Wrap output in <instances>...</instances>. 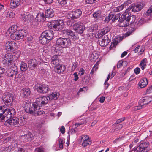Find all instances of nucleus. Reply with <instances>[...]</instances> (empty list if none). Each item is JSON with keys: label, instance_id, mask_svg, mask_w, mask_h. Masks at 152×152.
<instances>
[{"label": "nucleus", "instance_id": "f257e3e1", "mask_svg": "<svg viewBox=\"0 0 152 152\" xmlns=\"http://www.w3.org/2000/svg\"><path fill=\"white\" fill-rule=\"evenodd\" d=\"M15 114V110L12 107L8 109L5 105L0 106V121H3L6 117L9 118L4 123V125L7 126H23L25 124L26 121L24 118H19L13 117Z\"/></svg>", "mask_w": 152, "mask_h": 152}, {"label": "nucleus", "instance_id": "f03ea898", "mask_svg": "<svg viewBox=\"0 0 152 152\" xmlns=\"http://www.w3.org/2000/svg\"><path fill=\"white\" fill-rule=\"evenodd\" d=\"M71 44V41L68 38H62L58 39L56 42V46L54 48L56 54L60 55L62 52L63 48H66L69 47Z\"/></svg>", "mask_w": 152, "mask_h": 152}, {"label": "nucleus", "instance_id": "7ed1b4c3", "mask_svg": "<svg viewBox=\"0 0 152 152\" xmlns=\"http://www.w3.org/2000/svg\"><path fill=\"white\" fill-rule=\"evenodd\" d=\"M53 37V31L52 30L43 32L40 37L39 42L42 44H45L50 42Z\"/></svg>", "mask_w": 152, "mask_h": 152}, {"label": "nucleus", "instance_id": "20e7f679", "mask_svg": "<svg viewBox=\"0 0 152 152\" xmlns=\"http://www.w3.org/2000/svg\"><path fill=\"white\" fill-rule=\"evenodd\" d=\"M13 55L11 53H7L4 55L2 58V62L4 65L9 66L14 65L15 63L13 60Z\"/></svg>", "mask_w": 152, "mask_h": 152}, {"label": "nucleus", "instance_id": "39448f33", "mask_svg": "<svg viewBox=\"0 0 152 152\" xmlns=\"http://www.w3.org/2000/svg\"><path fill=\"white\" fill-rule=\"evenodd\" d=\"M27 31L25 30H18L13 34H10V37L12 39L14 40H18L23 39L24 36L26 35Z\"/></svg>", "mask_w": 152, "mask_h": 152}, {"label": "nucleus", "instance_id": "423d86ee", "mask_svg": "<svg viewBox=\"0 0 152 152\" xmlns=\"http://www.w3.org/2000/svg\"><path fill=\"white\" fill-rule=\"evenodd\" d=\"M17 48V44L14 41H8L4 45L5 49L9 52L14 53Z\"/></svg>", "mask_w": 152, "mask_h": 152}, {"label": "nucleus", "instance_id": "0eeeda50", "mask_svg": "<svg viewBox=\"0 0 152 152\" xmlns=\"http://www.w3.org/2000/svg\"><path fill=\"white\" fill-rule=\"evenodd\" d=\"M82 11L80 10H77L74 11L69 12L67 14L66 17L69 19L74 20L79 18L82 14Z\"/></svg>", "mask_w": 152, "mask_h": 152}, {"label": "nucleus", "instance_id": "6e6552de", "mask_svg": "<svg viewBox=\"0 0 152 152\" xmlns=\"http://www.w3.org/2000/svg\"><path fill=\"white\" fill-rule=\"evenodd\" d=\"M129 16V14L126 12H125L122 15L119 20V26L125 27L128 26L129 23L128 21H126V17Z\"/></svg>", "mask_w": 152, "mask_h": 152}, {"label": "nucleus", "instance_id": "1a4fd4ad", "mask_svg": "<svg viewBox=\"0 0 152 152\" xmlns=\"http://www.w3.org/2000/svg\"><path fill=\"white\" fill-rule=\"evenodd\" d=\"M13 98V95L9 92L4 93L2 97V99L5 104L9 106L11 104L12 102Z\"/></svg>", "mask_w": 152, "mask_h": 152}, {"label": "nucleus", "instance_id": "9d476101", "mask_svg": "<svg viewBox=\"0 0 152 152\" xmlns=\"http://www.w3.org/2000/svg\"><path fill=\"white\" fill-rule=\"evenodd\" d=\"M35 89L41 93H46L49 90V88L47 85L37 84L35 86Z\"/></svg>", "mask_w": 152, "mask_h": 152}, {"label": "nucleus", "instance_id": "9b49d317", "mask_svg": "<svg viewBox=\"0 0 152 152\" xmlns=\"http://www.w3.org/2000/svg\"><path fill=\"white\" fill-rule=\"evenodd\" d=\"M27 106L26 110L28 111L27 112L30 113L34 114V115L35 114L37 110L39 109H38V106L35 102L33 103L28 104Z\"/></svg>", "mask_w": 152, "mask_h": 152}, {"label": "nucleus", "instance_id": "f8f14e48", "mask_svg": "<svg viewBox=\"0 0 152 152\" xmlns=\"http://www.w3.org/2000/svg\"><path fill=\"white\" fill-rule=\"evenodd\" d=\"M48 98L45 96L39 97L36 99L35 102L38 106V109H40L41 107L44 106L48 102Z\"/></svg>", "mask_w": 152, "mask_h": 152}, {"label": "nucleus", "instance_id": "ddd939ff", "mask_svg": "<svg viewBox=\"0 0 152 152\" xmlns=\"http://www.w3.org/2000/svg\"><path fill=\"white\" fill-rule=\"evenodd\" d=\"M80 140L83 141L82 146L83 147H85L88 145H90L91 143V140L89 137L87 135H83L80 137Z\"/></svg>", "mask_w": 152, "mask_h": 152}, {"label": "nucleus", "instance_id": "4468645a", "mask_svg": "<svg viewBox=\"0 0 152 152\" xmlns=\"http://www.w3.org/2000/svg\"><path fill=\"white\" fill-rule=\"evenodd\" d=\"M64 22L62 20H59L56 21L54 24H52V26L56 30H61L64 27Z\"/></svg>", "mask_w": 152, "mask_h": 152}, {"label": "nucleus", "instance_id": "2eb2a0df", "mask_svg": "<svg viewBox=\"0 0 152 152\" xmlns=\"http://www.w3.org/2000/svg\"><path fill=\"white\" fill-rule=\"evenodd\" d=\"M148 146L147 143L142 142L134 151V152H147L148 151L147 149Z\"/></svg>", "mask_w": 152, "mask_h": 152}, {"label": "nucleus", "instance_id": "dca6fc26", "mask_svg": "<svg viewBox=\"0 0 152 152\" xmlns=\"http://www.w3.org/2000/svg\"><path fill=\"white\" fill-rule=\"evenodd\" d=\"M141 9V5L139 4H132L126 10L125 12H129L128 11H131L133 12H136L140 11Z\"/></svg>", "mask_w": 152, "mask_h": 152}, {"label": "nucleus", "instance_id": "f3484780", "mask_svg": "<svg viewBox=\"0 0 152 152\" xmlns=\"http://www.w3.org/2000/svg\"><path fill=\"white\" fill-rule=\"evenodd\" d=\"M73 28L76 32L80 34L82 33L85 29L83 24L79 22L74 24Z\"/></svg>", "mask_w": 152, "mask_h": 152}, {"label": "nucleus", "instance_id": "a211bd4d", "mask_svg": "<svg viewBox=\"0 0 152 152\" xmlns=\"http://www.w3.org/2000/svg\"><path fill=\"white\" fill-rule=\"evenodd\" d=\"M9 69L7 71V73L9 76L12 77L17 73V68L15 64L9 66Z\"/></svg>", "mask_w": 152, "mask_h": 152}, {"label": "nucleus", "instance_id": "6ab92c4d", "mask_svg": "<svg viewBox=\"0 0 152 152\" xmlns=\"http://www.w3.org/2000/svg\"><path fill=\"white\" fill-rule=\"evenodd\" d=\"M30 89L27 87L23 88L20 91V94L21 96L24 98L28 97L30 95Z\"/></svg>", "mask_w": 152, "mask_h": 152}, {"label": "nucleus", "instance_id": "aec40b11", "mask_svg": "<svg viewBox=\"0 0 152 152\" xmlns=\"http://www.w3.org/2000/svg\"><path fill=\"white\" fill-rule=\"evenodd\" d=\"M152 101V96H148L145 97L142 99H140L139 101V103L145 107V105L149 103Z\"/></svg>", "mask_w": 152, "mask_h": 152}, {"label": "nucleus", "instance_id": "412c9836", "mask_svg": "<svg viewBox=\"0 0 152 152\" xmlns=\"http://www.w3.org/2000/svg\"><path fill=\"white\" fill-rule=\"evenodd\" d=\"M38 61L35 59L30 60L28 62V66L30 69L34 70L36 68Z\"/></svg>", "mask_w": 152, "mask_h": 152}, {"label": "nucleus", "instance_id": "4be33fe9", "mask_svg": "<svg viewBox=\"0 0 152 152\" xmlns=\"http://www.w3.org/2000/svg\"><path fill=\"white\" fill-rule=\"evenodd\" d=\"M110 42V39L107 35H105L102 38L99 39V43L102 47H104L108 45Z\"/></svg>", "mask_w": 152, "mask_h": 152}, {"label": "nucleus", "instance_id": "5701e85b", "mask_svg": "<svg viewBox=\"0 0 152 152\" xmlns=\"http://www.w3.org/2000/svg\"><path fill=\"white\" fill-rule=\"evenodd\" d=\"M56 54V55L53 56L51 58V64L53 68L59 64V59L57 56L58 54Z\"/></svg>", "mask_w": 152, "mask_h": 152}, {"label": "nucleus", "instance_id": "b1692460", "mask_svg": "<svg viewBox=\"0 0 152 152\" xmlns=\"http://www.w3.org/2000/svg\"><path fill=\"white\" fill-rule=\"evenodd\" d=\"M63 33L67 34L69 36V37H71V38L73 40H75V39L77 38V36H75L73 32L71 30L68 29H66L63 30Z\"/></svg>", "mask_w": 152, "mask_h": 152}, {"label": "nucleus", "instance_id": "393cba45", "mask_svg": "<svg viewBox=\"0 0 152 152\" xmlns=\"http://www.w3.org/2000/svg\"><path fill=\"white\" fill-rule=\"evenodd\" d=\"M123 38L120 37H118L113 39V42L111 43V45L110 47V49L111 50L112 48H115V46L118 43L122 40Z\"/></svg>", "mask_w": 152, "mask_h": 152}, {"label": "nucleus", "instance_id": "a878e982", "mask_svg": "<svg viewBox=\"0 0 152 152\" xmlns=\"http://www.w3.org/2000/svg\"><path fill=\"white\" fill-rule=\"evenodd\" d=\"M54 71L56 72L60 73L61 72H63L65 69V66L62 65H58L54 66L53 67Z\"/></svg>", "mask_w": 152, "mask_h": 152}, {"label": "nucleus", "instance_id": "bb28decb", "mask_svg": "<svg viewBox=\"0 0 152 152\" xmlns=\"http://www.w3.org/2000/svg\"><path fill=\"white\" fill-rule=\"evenodd\" d=\"M148 80L147 78H144L141 79L138 83L139 86L141 88H143L145 87L148 84Z\"/></svg>", "mask_w": 152, "mask_h": 152}, {"label": "nucleus", "instance_id": "cd10ccee", "mask_svg": "<svg viewBox=\"0 0 152 152\" xmlns=\"http://www.w3.org/2000/svg\"><path fill=\"white\" fill-rule=\"evenodd\" d=\"M45 14L42 13H39L36 15L35 19L39 22L43 21L46 19Z\"/></svg>", "mask_w": 152, "mask_h": 152}, {"label": "nucleus", "instance_id": "c85d7f7f", "mask_svg": "<svg viewBox=\"0 0 152 152\" xmlns=\"http://www.w3.org/2000/svg\"><path fill=\"white\" fill-rule=\"evenodd\" d=\"M60 94L57 92H54L50 94L48 96L50 100H56L59 97Z\"/></svg>", "mask_w": 152, "mask_h": 152}, {"label": "nucleus", "instance_id": "c756f323", "mask_svg": "<svg viewBox=\"0 0 152 152\" xmlns=\"http://www.w3.org/2000/svg\"><path fill=\"white\" fill-rule=\"evenodd\" d=\"M21 2L20 0H11L10 6L12 8H15L19 5Z\"/></svg>", "mask_w": 152, "mask_h": 152}, {"label": "nucleus", "instance_id": "7c9ffc66", "mask_svg": "<svg viewBox=\"0 0 152 152\" xmlns=\"http://www.w3.org/2000/svg\"><path fill=\"white\" fill-rule=\"evenodd\" d=\"M54 15L53 10L51 9L47 10L45 14L46 17L50 18L53 16Z\"/></svg>", "mask_w": 152, "mask_h": 152}, {"label": "nucleus", "instance_id": "2f4dec72", "mask_svg": "<svg viewBox=\"0 0 152 152\" xmlns=\"http://www.w3.org/2000/svg\"><path fill=\"white\" fill-rule=\"evenodd\" d=\"M128 13L129 14V16L128 17H126V21H128L129 23L130 21V23L132 24L135 21L136 19V16L135 15L130 16L129 12H128Z\"/></svg>", "mask_w": 152, "mask_h": 152}, {"label": "nucleus", "instance_id": "473e14b6", "mask_svg": "<svg viewBox=\"0 0 152 152\" xmlns=\"http://www.w3.org/2000/svg\"><path fill=\"white\" fill-rule=\"evenodd\" d=\"M32 137L33 135L30 132H29L27 134L22 136V138L25 139V141L27 140H31Z\"/></svg>", "mask_w": 152, "mask_h": 152}, {"label": "nucleus", "instance_id": "72a5a7b5", "mask_svg": "<svg viewBox=\"0 0 152 152\" xmlns=\"http://www.w3.org/2000/svg\"><path fill=\"white\" fill-rule=\"evenodd\" d=\"M17 28L16 26H12L9 28L7 32L10 34H13L18 31L17 30Z\"/></svg>", "mask_w": 152, "mask_h": 152}, {"label": "nucleus", "instance_id": "f704fd0d", "mask_svg": "<svg viewBox=\"0 0 152 152\" xmlns=\"http://www.w3.org/2000/svg\"><path fill=\"white\" fill-rule=\"evenodd\" d=\"M147 60L146 58L143 59L140 64V67L142 70H143L145 68Z\"/></svg>", "mask_w": 152, "mask_h": 152}, {"label": "nucleus", "instance_id": "c9c22d12", "mask_svg": "<svg viewBox=\"0 0 152 152\" xmlns=\"http://www.w3.org/2000/svg\"><path fill=\"white\" fill-rule=\"evenodd\" d=\"M14 54L12 55H13V60L14 62L15 63V61L19 58L20 57V52L18 51H16L15 53V52L13 53Z\"/></svg>", "mask_w": 152, "mask_h": 152}, {"label": "nucleus", "instance_id": "e433bc0d", "mask_svg": "<svg viewBox=\"0 0 152 152\" xmlns=\"http://www.w3.org/2000/svg\"><path fill=\"white\" fill-rule=\"evenodd\" d=\"M31 17V15L29 14V13L27 12L26 14L23 16L22 19L25 21H27L30 20Z\"/></svg>", "mask_w": 152, "mask_h": 152}, {"label": "nucleus", "instance_id": "4c0bfd02", "mask_svg": "<svg viewBox=\"0 0 152 152\" xmlns=\"http://www.w3.org/2000/svg\"><path fill=\"white\" fill-rule=\"evenodd\" d=\"M27 64L23 62H22L20 65V69L22 71H25L27 69Z\"/></svg>", "mask_w": 152, "mask_h": 152}, {"label": "nucleus", "instance_id": "58836bf2", "mask_svg": "<svg viewBox=\"0 0 152 152\" xmlns=\"http://www.w3.org/2000/svg\"><path fill=\"white\" fill-rule=\"evenodd\" d=\"M11 144L9 146V148H10V149H15L17 147L18 144V142L17 141H13L12 142H10Z\"/></svg>", "mask_w": 152, "mask_h": 152}, {"label": "nucleus", "instance_id": "ea45409f", "mask_svg": "<svg viewBox=\"0 0 152 152\" xmlns=\"http://www.w3.org/2000/svg\"><path fill=\"white\" fill-rule=\"evenodd\" d=\"M65 143V139L64 138H59L58 140L59 146L60 148L63 149V145Z\"/></svg>", "mask_w": 152, "mask_h": 152}, {"label": "nucleus", "instance_id": "a19ab883", "mask_svg": "<svg viewBox=\"0 0 152 152\" xmlns=\"http://www.w3.org/2000/svg\"><path fill=\"white\" fill-rule=\"evenodd\" d=\"M86 118H82L80 119V122L79 123H77L75 124V126L76 127L80 125L86 123L87 122L86 120Z\"/></svg>", "mask_w": 152, "mask_h": 152}, {"label": "nucleus", "instance_id": "79ce46f5", "mask_svg": "<svg viewBox=\"0 0 152 152\" xmlns=\"http://www.w3.org/2000/svg\"><path fill=\"white\" fill-rule=\"evenodd\" d=\"M124 8V6L122 4L121 6H118L115 7L113 10V11L115 12H118L120 11H121Z\"/></svg>", "mask_w": 152, "mask_h": 152}, {"label": "nucleus", "instance_id": "37998d69", "mask_svg": "<svg viewBox=\"0 0 152 152\" xmlns=\"http://www.w3.org/2000/svg\"><path fill=\"white\" fill-rule=\"evenodd\" d=\"M111 13L113 14V16L111 17V19H112V21L113 22H114L117 20L118 18V17L120 16V15L119 13L117 15H115L114 13L113 12H111Z\"/></svg>", "mask_w": 152, "mask_h": 152}, {"label": "nucleus", "instance_id": "c03bdc74", "mask_svg": "<svg viewBox=\"0 0 152 152\" xmlns=\"http://www.w3.org/2000/svg\"><path fill=\"white\" fill-rule=\"evenodd\" d=\"M15 16V14L13 12L10 11L6 12V17L7 18H13Z\"/></svg>", "mask_w": 152, "mask_h": 152}, {"label": "nucleus", "instance_id": "a18cd8bd", "mask_svg": "<svg viewBox=\"0 0 152 152\" xmlns=\"http://www.w3.org/2000/svg\"><path fill=\"white\" fill-rule=\"evenodd\" d=\"M110 30V28L106 27L102 29L100 31L101 32V33H102V34H103L105 35V34L109 32Z\"/></svg>", "mask_w": 152, "mask_h": 152}, {"label": "nucleus", "instance_id": "49530a36", "mask_svg": "<svg viewBox=\"0 0 152 152\" xmlns=\"http://www.w3.org/2000/svg\"><path fill=\"white\" fill-rule=\"evenodd\" d=\"M101 14V11L100 10H98L93 14V16L94 18H99L100 17Z\"/></svg>", "mask_w": 152, "mask_h": 152}, {"label": "nucleus", "instance_id": "de8ad7c7", "mask_svg": "<svg viewBox=\"0 0 152 152\" xmlns=\"http://www.w3.org/2000/svg\"><path fill=\"white\" fill-rule=\"evenodd\" d=\"M113 14L110 12L108 16L105 18V19L104 20V21L106 22H108L109 21H110V19H111V17L113 16Z\"/></svg>", "mask_w": 152, "mask_h": 152}, {"label": "nucleus", "instance_id": "09e8293b", "mask_svg": "<svg viewBox=\"0 0 152 152\" xmlns=\"http://www.w3.org/2000/svg\"><path fill=\"white\" fill-rule=\"evenodd\" d=\"M146 15L148 16H151L152 15V5L148 10L146 12Z\"/></svg>", "mask_w": 152, "mask_h": 152}, {"label": "nucleus", "instance_id": "8fccbe9b", "mask_svg": "<svg viewBox=\"0 0 152 152\" xmlns=\"http://www.w3.org/2000/svg\"><path fill=\"white\" fill-rule=\"evenodd\" d=\"M143 107H143V105H142L141 104H140L139 103V105H138L135 106L133 108V110H137L140 109Z\"/></svg>", "mask_w": 152, "mask_h": 152}, {"label": "nucleus", "instance_id": "3c124183", "mask_svg": "<svg viewBox=\"0 0 152 152\" xmlns=\"http://www.w3.org/2000/svg\"><path fill=\"white\" fill-rule=\"evenodd\" d=\"M45 113V112L42 110H39L36 112L34 115L35 116L40 115Z\"/></svg>", "mask_w": 152, "mask_h": 152}, {"label": "nucleus", "instance_id": "603ef678", "mask_svg": "<svg viewBox=\"0 0 152 152\" xmlns=\"http://www.w3.org/2000/svg\"><path fill=\"white\" fill-rule=\"evenodd\" d=\"M132 2V0H127L122 5L124 6V7L126 6H127L129 4L131 3Z\"/></svg>", "mask_w": 152, "mask_h": 152}, {"label": "nucleus", "instance_id": "864d4df0", "mask_svg": "<svg viewBox=\"0 0 152 152\" xmlns=\"http://www.w3.org/2000/svg\"><path fill=\"white\" fill-rule=\"evenodd\" d=\"M59 4L61 5H64L67 3V0H58Z\"/></svg>", "mask_w": 152, "mask_h": 152}, {"label": "nucleus", "instance_id": "5fc2aeb1", "mask_svg": "<svg viewBox=\"0 0 152 152\" xmlns=\"http://www.w3.org/2000/svg\"><path fill=\"white\" fill-rule=\"evenodd\" d=\"M44 150L42 147H38L35 149V152H43Z\"/></svg>", "mask_w": 152, "mask_h": 152}, {"label": "nucleus", "instance_id": "6e6d98bb", "mask_svg": "<svg viewBox=\"0 0 152 152\" xmlns=\"http://www.w3.org/2000/svg\"><path fill=\"white\" fill-rule=\"evenodd\" d=\"M123 127L122 125V124H119L117 125L116 126V128L114 130L115 131H117L118 130L122 128Z\"/></svg>", "mask_w": 152, "mask_h": 152}, {"label": "nucleus", "instance_id": "4d7b16f0", "mask_svg": "<svg viewBox=\"0 0 152 152\" xmlns=\"http://www.w3.org/2000/svg\"><path fill=\"white\" fill-rule=\"evenodd\" d=\"M152 92V86L148 88L146 91V94H148Z\"/></svg>", "mask_w": 152, "mask_h": 152}, {"label": "nucleus", "instance_id": "13d9d810", "mask_svg": "<svg viewBox=\"0 0 152 152\" xmlns=\"http://www.w3.org/2000/svg\"><path fill=\"white\" fill-rule=\"evenodd\" d=\"M123 62V61L122 60H120L118 62L117 65V67L118 68H120L122 66Z\"/></svg>", "mask_w": 152, "mask_h": 152}, {"label": "nucleus", "instance_id": "bf43d9fd", "mask_svg": "<svg viewBox=\"0 0 152 152\" xmlns=\"http://www.w3.org/2000/svg\"><path fill=\"white\" fill-rule=\"evenodd\" d=\"M92 31H94L97 29V26L96 25H92L91 26Z\"/></svg>", "mask_w": 152, "mask_h": 152}, {"label": "nucleus", "instance_id": "052dcab7", "mask_svg": "<svg viewBox=\"0 0 152 152\" xmlns=\"http://www.w3.org/2000/svg\"><path fill=\"white\" fill-rule=\"evenodd\" d=\"M140 71V68L138 67H137L134 70V73L136 74L137 75L139 74Z\"/></svg>", "mask_w": 152, "mask_h": 152}, {"label": "nucleus", "instance_id": "680f3d73", "mask_svg": "<svg viewBox=\"0 0 152 152\" xmlns=\"http://www.w3.org/2000/svg\"><path fill=\"white\" fill-rule=\"evenodd\" d=\"M105 35L104 34H102V33H101V31H100L99 33H98V38L99 39H100L101 38H102L103 37H104V36Z\"/></svg>", "mask_w": 152, "mask_h": 152}, {"label": "nucleus", "instance_id": "e2e57ef3", "mask_svg": "<svg viewBox=\"0 0 152 152\" xmlns=\"http://www.w3.org/2000/svg\"><path fill=\"white\" fill-rule=\"evenodd\" d=\"M5 71L4 68L0 67V77L1 76L2 74L4 73Z\"/></svg>", "mask_w": 152, "mask_h": 152}, {"label": "nucleus", "instance_id": "0e129e2a", "mask_svg": "<svg viewBox=\"0 0 152 152\" xmlns=\"http://www.w3.org/2000/svg\"><path fill=\"white\" fill-rule=\"evenodd\" d=\"M73 75L74 76V80L75 81H76L78 79V75L77 74L76 72L74 73L73 74Z\"/></svg>", "mask_w": 152, "mask_h": 152}, {"label": "nucleus", "instance_id": "69168bd1", "mask_svg": "<svg viewBox=\"0 0 152 152\" xmlns=\"http://www.w3.org/2000/svg\"><path fill=\"white\" fill-rule=\"evenodd\" d=\"M65 128L64 126H61L60 129V131L62 134H63L65 132Z\"/></svg>", "mask_w": 152, "mask_h": 152}, {"label": "nucleus", "instance_id": "338daca9", "mask_svg": "<svg viewBox=\"0 0 152 152\" xmlns=\"http://www.w3.org/2000/svg\"><path fill=\"white\" fill-rule=\"evenodd\" d=\"M9 146L8 147H6L5 148V151L6 152H10L12 150H13V149H10V148H9Z\"/></svg>", "mask_w": 152, "mask_h": 152}, {"label": "nucleus", "instance_id": "774afa93", "mask_svg": "<svg viewBox=\"0 0 152 152\" xmlns=\"http://www.w3.org/2000/svg\"><path fill=\"white\" fill-rule=\"evenodd\" d=\"M125 119V118L124 117L116 121L117 124H118V123H121L122 121H123Z\"/></svg>", "mask_w": 152, "mask_h": 152}]
</instances>
